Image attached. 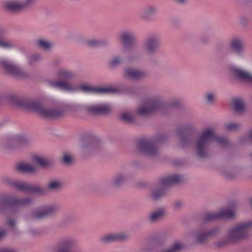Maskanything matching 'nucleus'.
I'll list each match as a JSON object with an SVG mask.
<instances>
[{
  "instance_id": "obj_43",
  "label": "nucleus",
  "mask_w": 252,
  "mask_h": 252,
  "mask_svg": "<svg viewBox=\"0 0 252 252\" xmlns=\"http://www.w3.org/2000/svg\"><path fill=\"white\" fill-rule=\"evenodd\" d=\"M205 97L207 103L211 104L215 101L216 98V94L213 93H208L205 94Z\"/></svg>"
},
{
  "instance_id": "obj_10",
  "label": "nucleus",
  "mask_w": 252,
  "mask_h": 252,
  "mask_svg": "<svg viewBox=\"0 0 252 252\" xmlns=\"http://www.w3.org/2000/svg\"><path fill=\"white\" fill-rule=\"evenodd\" d=\"M162 103L161 98L160 96H156L146 100L143 104L137 109V113L142 116L150 114L159 109Z\"/></svg>"
},
{
  "instance_id": "obj_48",
  "label": "nucleus",
  "mask_w": 252,
  "mask_h": 252,
  "mask_svg": "<svg viewBox=\"0 0 252 252\" xmlns=\"http://www.w3.org/2000/svg\"><path fill=\"white\" fill-rule=\"evenodd\" d=\"M183 205V203L181 201H176L173 204L174 210H177L181 209Z\"/></svg>"
},
{
  "instance_id": "obj_18",
  "label": "nucleus",
  "mask_w": 252,
  "mask_h": 252,
  "mask_svg": "<svg viewBox=\"0 0 252 252\" xmlns=\"http://www.w3.org/2000/svg\"><path fill=\"white\" fill-rule=\"evenodd\" d=\"M185 177L180 174H173L165 176L160 179V184L167 188L175 185L183 183Z\"/></svg>"
},
{
  "instance_id": "obj_17",
  "label": "nucleus",
  "mask_w": 252,
  "mask_h": 252,
  "mask_svg": "<svg viewBox=\"0 0 252 252\" xmlns=\"http://www.w3.org/2000/svg\"><path fill=\"white\" fill-rule=\"evenodd\" d=\"M120 39L126 49H132L137 45L136 36L131 32L125 31L122 32L120 35Z\"/></svg>"
},
{
  "instance_id": "obj_32",
  "label": "nucleus",
  "mask_w": 252,
  "mask_h": 252,
  "mask_svg": "<svg viewBox=\"0 0 252 252\" xmlns=\"http://www.w3.org/2000/svg\"><path fill=\"white\" fill-rule=\"evenodd\" d=\"M7 10L12 11H19L26 9L23 1L12 0L9 1L5 4Z\"/></svg>"
},
{
  "instance_id": "obj_1",
  "label": "nucleus",
  "mask_w": 252,
  "mask_h": 252,
  "mask_svg": "<svg viewBox=\"0 0 252 252\" xmlns=\"http://www.w3.org/2000/svg\"><path fill=\"white\" fill-rule=\"evenodd\" d=\"M252 227V220L242 222L229 228L225 236L216 241L214 245L216 247H224L226 246L240 242L249 236V230Z\"/></svg>"
},
{
  "instance_id": "obj_47",
  "label": "nucleus",
  "mask_w": 252,
  "mask_h": 252,
  "mask_svg": "<svg viewBox=\"0 0 252 252\" xmlns=\"http://www.w3.org/2000/svg\"><path fill=\"white\" fill-rule=\"evenodd\" d=\"M0 252H19V251L14 248L4 247L0 248Z\"/></svg>"
},
{
  "instance_id": "obj_54",
  "label": "nucleus",
  "mask_w": 252,
  "mask_h": 252,
  "mask_svg": "<svg viewBox=\"0 0 252 252\" xmlns=\"http://www.w3.org/2000/svg\"><path fill=\"white\" fill-rule=\"evenodd\" d=\"M175 2L180 4H183L187 2V0H174Z\"/></svg>"
},
{
  "instance_id": "obj_15",
  "label": "nucleus",
  "mask_w": 252,
  "mask_h": 252,
  "mask_svg": "<svg viewBox=\"0 0 252 252\" xmlns=\"http://www.w3.org/2000/svg\"><path fill=\"white\" fill-rule=\"evenodd\" d=\"M230 73L239 80L252 83V73L238 66H231Z\"/></svg>"
},
{
  "instance_id": "obj_7",
  "label": "nucleus",
  "mask_w": 252,
  "mask_h": 252,
  "mask_svg": "<svg viewBox=\"0 0 252 252\" xmlns=\"http://www.w3.org/2000/svg\"><path fill=\"white\" fill-rule=\"evenodd\" d=\"M162 246V243L159 239H154L149 241L145 246L140 249L139 252H181L185 249V245L183 242L175 241L168 248L157 252Z\"/></svg>"
},
{
  "instance_id": "obj_42",
  "label": "nucleus",
  "mask_w": 252,
  "mask_h": 252,
  "mask_svg": "<svg viewBox=\"0 0 252 252\" xmlns=\"http://www.w3.org/2000/svg\"><path fill=\"white\" fill-rule=\"evenodd\" d=\"M221 174L225 177L231 179L235 177V172L231 169H222L221 171Z\"/></svg>"
},
{
  "instance_id": "obj_22",
  "label": "nucleus",
  "mask_w": 252,
  "mask_h": 252,
  "mask_svg": "<svg viewBox=\"0 0 252 252\" xmlns=\"http://www.w3.org/2000/svg\"><path fill=\"white\" fill-rule=\"evenodd\" d=\"M111 106L107 104L92 105L87 107V111L93 114H106L111 111Z\"/></svg>"
},
{
  "instance_id": "obj_56",
  "label": "nucleus",
  "mask_w": 252,
  "mask_h": 252,
  "mask_svg": "<svg viewBox=\"0 0 252 252\" xmlns=\"http://www.w3.org/2000/svg\"><path fill=\"white\" fill-rule=\"evenodd\" d=\"M250 138H251V140H252V131L251 132V133L250 134Z\"/></svg>"
},
{
  "instance_id": "obj_16",
  "label": "nucleus",
  "mask_w": 252,
  "mask_h": 252,
  "mask_svg": "<svg viewBox=\"0 0 252 252\" xmlns=\"http://www.w3.org/2000/svg\"><path fill=\"white\" fill-rule=\"evenodd\" d=\"M230 47L233 54L239 58L246 56L245 45L243 40L239 37H233L230 42Z\"/></svg>"
},
{
  "instance_id": "obj_51",
  "label": "nucleus",
  "mask_w": 252,
  "mask_h": 252,
  "mask_svg": "<svg viewBox=\"0 0 252 252\" xmlns=\"http://www.w3.org/2000/svg\"><path fill=\"white\" fill-rule=\"evenodd\" d=\"M7 231L4 228H0V240L3 239L7 235Z\"/></svg>"
},
{
  "instance_id": "obj_39",
  "label": "nucleus",
  "mask_w": 252,
  "mask_h": 252,
  "mask_svg": "<svg viewBox=\"0 0 252 252\" xmlns=\"http://www.w3.org/2000/svg\"><path fill=\"white\" fill-rule=\"evenodd\" d=\"M42 59L41 55L39 54H33L29 56L28 63L29 65L32 66Z\"/></svg>"
},
{
  "instance_id": "obj_3",
  "label": "nucleus",
  "mask_w": 252,
  "mask_h": 252,
  "mask_svg": "<svg viewBox=\"0 0 252 252\" xmlns=\"http://www.w3.org/2000/svg\"><path fill=\"white\" fill-rule=\"evenodd\" d=\"M15 102L18 105L36 111L48 118H56L64 113V111L62 109L45 108L37 100L18 98Z\"/></svg>"
},
{
  "instance_id": "obj_12",
  "label": "nucleus",
  "mask_w": 252,
  "mask_h": 252,
  "mask_svg": "<svg viewBox=\"0 0 252 252\" xmlns=\"http://www.w3.org/2000/svg\"><path fill=\"white\" fill-rule=\"evenodd\" d=\"M236 217L234 211L229 208H224L215 212H210L206 214L204 221H212L220 219L232 220Z\"/></svg>"
},
{
  "instance_id": "obj_14",
  "label": "nucleus",
  "mask_w": 252,
  "mask_h": 252,
  "mask_svg": "<svg viewBox=\"0 0 252 252\" xmlns=\"http://www.w3.org/2000/svg\"><path fill=\"white\" fill-rule=\"evenodd\" d=\"M79 147L82 154L86 155L98 152L100 149V145L96 142H92L85 138H82L79 142Z\"/></svg>"
},
{
  "instance_id": "obj_44",
  "label": "nucleus",
  "mask_w": 252,
  "mask_h": 252,
  "mask_svg": "<svg viewBox=\"0 0 252 252\" xmlns=\"http://www.w3.org/2000/svg\"><path fill=\"white\" fill-rule=\"evenodd\" d=\"M225 127L227 130H235L240 127V125L236 123H231L226 125Z\"/></svg>"
},
{
  "instance_id": "obj_46",
  "label": "nucleus",
  "mask_w": 252,
  "mask_h": 252,
  "mask_svg": "<svg viewBox=\"0 0 252 252\" xmlns=\"http://www.w3.org/2000/svg\"><path fill=\"white\" fill-rule=\"evenodd\" d=\"M63 160L65 164H69L72 160V157L71 155L65 154L63 156Z\"/></svg>"
},
{
  "instance_id": "obj_11",
  "label": "nucleus",
  "mask_w": 252,
  "mask_h": 252,
  "mask_svg": "<svg viewBox=\"0 0 252 252\" xmlns=\"http://www.w3.org/2000/svg\"><path fill=\"white\" fill-rule=\"evenodd\" d=\"M59 210V207L56 204L46 205L33 210L31 212L30 217L34 220H43L55 214Z\"/></svg>"
},
{
  "instance_id": "obj_21",
  "label": "nucleus",
  "mask_w": 252,
  "mask_h": 252,
  "mask_svg": "<svg viewBox=\"0 0 252 252\" xmlns=\"http://www.w3.org/2000/svg\"><path fill=\"white\" fill-rule=\"evenodd\" d=\"M128 238V235L125 233H111L101 237L100 241L103 244L123 241Z\"/></svg>"
},
{
  "instance_id": "obj_31",
  "label": "nucleus",
  "mask_w": 252,
  "mask_h": 252,
  "mask_svg": "<svg viewBox=\"0 0 252 252\" xmlns=\"http://www.w3.org/2000/svg\"><path fill=\"white\" fill-rule=\"evenodd\" d=\"M15 170L19 172L28 174H33L37 171V169L34 166L26 163L18 164L15 166Z\"/></svg>"
},
{
  "instance_id": "obj_40",
  "label": "nucleus",
  "mask_w": 252,
  "mask_h": 252,
  "mask_svg": "<svg viewBox=\"0 0 252 252\" xmlns=\"http://www.w3.org/2000/svg\"><path fill=\"white\" fill-rule=\"evenodd\" d=\"M123 63V59L120 56H115L113 57L109 62V65L110 67L114 68L116 67Z\"/></svg>"
},
{
  "instance_id": "obj_13",
  "label": "nucleus",
  "mask_w": 252,
  "mask_h": 252,
  "mask_svg": "<svg viewBox=\"0 0 252 252\" xmlns=\"http://www.w3.org/2000/svg\"><path fill=\"white\" fill-rule=\"evenodd\" d=\"M160 46V37L158 34L149 36L143 42V50L149 55L155 54Z\"/></svg>"
},
{
  "instance_id": "obj_38",
  "label": "nucleus",
  "mask_w": 252,
  "mask_h": 252,
  "mask_svg": "<svg viewBox=\"0 0 252 252\" xmlns=\"http://www.w3.org/2000/svg\"><path fill=\"white\" fill-rule=\"evenodd\" d=\"M108 44V41L105 39H91L87 41V44L91 47H96Z\"/></svg>"
},
{
  "instance_id": "obj_20",
  "label": "nucleus",
  "mask_w": 252,
  "mask_h": 252,
  "mask_svg": "<svg viewBox=\"0 0 252 252\" xmlns=\"http://www.w3.org/2000/svg\"><path fill=\"white\" fill-rule=\"evenodd\" d=\"M146 71L130 67L125 68L124 70V76L125 78L133 80H139L144 78L147 76Z\"/></svg>"
},
{
  "instance_id": "obj_26",
  "label": "nucleus",
  "mask_w": 252,
  "mask_h": 252,
  "mask_svg": "<svg viewBox=\"0 0 252 252\" xmlns=\"http://www.w3.org/2000/svg\"><path fill=\"white\" fill-rule=\"evenodd\" d=\"M44 189L39 185H32L27 182H24L22 191V192H29L32 193H36L40 195L44 194L45 192Z\"/></svg>"
},
{
  "instance_id": "obj_45",
  "label": "nucleus",
  "mask_w": 252,
  "mask_h": 252,
  "mask_svg": "<svg viewBox=\"0 0 252 252\" xmlns=\"http://www.w3.org/2000/svg\"><path fill=\"white\" fill-rule=\"evenodd\" d=\"M6 223L11 229L16 227V221L14 219H7L6 220Z\"/></svg>"
},
{
  "instance_id": "obj_28",
  "label": "nucleus",
  "mask_w": 252,
  "mask_h": 252,
  "mask_svg": "<svg viewBox=\"0 0 252 252\" xmlns=\"http://www.w3.org/2000/svg\"><path fill=\"white\" fill-rule=\"evenodd\" d=\"M130 179V175L127 172H121L116 174L111 181V185L115 187H119Z\"/></svg>"
},
{
  "instance_id": "obj_37",
  "label": "nucleus",
  "mask_w": 252,
  "mask_h": 252,
  "mask_svg": "<svg viewBox=\"0 0 252 252\" xmlns=\"http://www.w3.org/2000/svg\"><path fill=\"white\" fill-rule=\"evenodd\" d=\"M127 61L129 63H138L142 61V56L138 52H131L126 57Z\"/></svg>"
},
{
  "instance_id": "obj_33",
  "label": "nucleus",
  "mask_w": 252,
  "mask_h": 252,
  "mask_svg": "<svg viewBox=\"0 0 252 252\" xmlns=\"http://www.w3.org/2000/svg\"><path fill=\"white\" fill-rule=\"evenodd\" d=\"M165 214V211L164 209H159L151 213L148 216L149 220L155 223L161 220Z\"/></svg>"
},
{
  "instance_id": "obj_49",
  "label": "nucleus",
  "mask_w": 252,
  "mask_h": 252,
  "mask_svg": "<svg viewBox=\"0 0 252 252\" xmlns=\"http://www.w3.org/2000/svg\"><path fill=\"white\" fill-rule=\"evenodd\" d=\"M38 0H25L23 1V3L25 5L26 8L29 7L30 5L33 4L35 3Z\"/></svg>"
},
{
  "instance_id": "obj_57",
  "label": "nucleus",
  "mask_w": 252,
  "mask_h": 252,
  "mask_svg": "<svg viewBox=\"0 0 252 252\" xmlns=\"http://www.w3.org/2000/svg\"><path fill=\"white\" fill-rule=\"evenodd\" d=\"M251 205L252 206V200L251 201Z\"/></svg>"
},
{
  "instance_id": "obj_53",
  "label": "nucleus",
  "mask_w": 252,
  "mask_h": 252,
  "mask_svg": "<svg viewBox=\"0 0 252 252\" xmlns=\"http://www.w3.org/2000/svg\"><path fill=\"white\" fill-rule=\"evenodd\" d=\"M200 40L202 43L206 44L209 42L210 37L208 36H203L201 37Z\"/></svg>"
},
{
  "instance_id": "obj_6",
  "label": "nucleus",
  "mask_w": 252,
  "mask_h": 252,
  "mask_svg": "<svg viewBox=\"0 0 252 252\" xmlns=\"http://www.w3.org/2000/svg\"><path fill=\"white\" fill-rule=\"evenodd\" d=\"M5 202L4 196H0V214L13 215L18 212V207L31 204L33 202V199L30 197H14L9 200V205L7 207L4 205Z\"/></svg>"
},
{
  "instance_id": "obj_52",
  "label": "nucleus",
  "mask_w": 252,
  "mask_h": 252,
  "mask_svg": "<svg viewBox=\"0 0 252 252\" xmlns=\"http://www.w3.org/2000/svg\"><path fill=\"white\" fill-rule=\"evenodd\" d=\"M28 232L32 236H37L39 234V231L33 228L30 229L28 231Z\"/></svg>"
},
{
  "instance_id": "obj_41",
  "label": "nucleus",
  "mask_w": 252,
  "mask_h": 252,
  "mask_svg": "<svg viewBox=\"0 0 252 252\" xmlns=\"http://www.w3.org/2000/svg\"><path fill=\"white\" fill-rule=\"evenodd\" d=\"M121 119L123 121L127 123H132L134 122L133 115L128 112H124L121 116Z\"/></svg>"
},
{
  "instance_id": "obj_5",
  "label": "nucleus",
  "mask_w": 252,
  "mask_h": 252,
  "mask_svg": "<svg viewBox=\"0 0 252 252\" xmlns=\"http://www.w3.org/2000/svg\"><path fill=\"white\" fill-rule=\"evenodd\" d=\"M56 75L62 79L48 81L47 83L49 87L68 92L74 91L73 86L68 81L75 77V74L73 71L65 68H60L56 71Z\"/></svg>"
},
{
  "instance_id": "obj_9",
  "label": "nucleus",
  "mask_w": 252,
  "mask_h": 252,
  "mask_svg": "<svg viewBox=\"0 0 252 252\" xmlns=\"http://www.w3.org/2000/svg\"><path fill=\"white\" fill-rule=\"evenodd\" d=\"M220 232V228L219 227H215L209 230H195L188 233L187 237L194 243L200 244L204 243L210 238L218 235Z\"/></svg>"
},
{
  "instance_id": "obj_34",
  "label": "nucleus",
  "mask_w": 252,
  "mask_h": 252,
  "mask_svg": "<svg viewBox=\"0 0 252 252\" xmlns=\"http://www.w3.org/2000/svg\"><path fill=\"white\" fill-rule=\"evenodd\" d=\"M34 162L42 168L49 167L52 164V162L49 159L40 156H35L33 157Z\"/></svg>"
},
{
  "instance_id": "obj_25",
  "label": "nucleus",
  "mask_w": 252,
  "mask_h": 252,
  "mask_svg": "<svg viewBox=\"0 0 252 252\" xmlns=\"http://www.w3.org/2000/svg\"><path fill=\"white\" fill-rule=\"evenodd\" d=\"M158 12V8L156 5H149L145 7L141 11L140 16L141 19L149 21L151 17Z\"/></svg>"
},
{
  "instance_id": "obj_29",
  "label": "nucleus",
  "mask_w": 252,
  "mask_h": 252,
  "mask_svg": "<svg viewBox=\"0 0 252 252\" xmlns=\"http://www.w3.org/2000/svg\"><path fill=\"white\" fill-rule=\"evenodd\" d=\"M1 181L2 182L6 185L14 188L19 191H22L24 184L23 181L16 180L7 176L3 177L1 178Z\"/></svg>"
},
{
  "instance_id": "obj_50",
  "label": "nucleus",
  "mask_w": 252,
  "mask_h": 252,
  "mask_svg": "<svg viewBox=\"0 0 252 252\" xmlns=\"http://www.w3.org/2000/svg\"><path fill=\"white\" fill-rule=\"evenodd\" d=\"M11 233L14 236H17L21 234V231L19 230L17 226L11 228Z\"/></svg>"
},
{
  "instance_id": "obj_35",
  "label": "nucleus",
  "mask_w": 252,
  "mask_h": 252,
  "mask_svg": "<svg viewBox=\"0 0 252 252\" xmlns=\"http://www.w3.org/2000/svg\"><path fill=\"white\" fill-rule=\"evenodd\" d=\"M176 134L179 138V144L181 147H186L191 144L190 138L189 136L185 135L182 130H178Z\"/></svg>"
},
{
  "instance_id": "obj_55",
  "label": "nucleus",
  "mask_w": 252,
  "mask_h": 252,
  "mask_svg": "<svg viewBox=\"0 0 252 252\" xmlns=\"http://www.w3.org/2000/svg\"><path fill=\"white\" fill-rule=\"evenodd\" d=\"M193 126H190V125H187V126H185L184 127V128H183V130H188V129H193Z\"/></svg>"
},
{
  "instance_id": "obj_30",
  "label": "nucleus",
  "mask_w": 252,
  "mask_h": 252,
  "mask_svg": "<svg viewBox=\"0 0 252 252\" xmlns=\"http://www.w3.org/2000/svg\"><path fill=\"white\" fill-rule=\"evenodd\" d=\"M37 47L41 50L44 51H50L54 47L53 42L43 38H39L36 41Z\"/></svg>"
},
{
  "instance_id": "obj_36",
  "label": "nucleus",
  "mask_w": 252,
  "mask_h": 252,
  "mask_svg": "<svg viewBox=\"0 0 252 252\" xmlns=\"http://www.w3.org/2000/svg\"><path fill=\"white\" fill-rule=\"evenodd\" d=\"M233 106L236 112L241 113L245 109V103L241 99H236L233 101Z\"/></svg>"
},
{
  "instance_id": "obj_27",
  "label": "nucleus",
  "mask_w": 252,
  "mask_h": 252,
  "mask_svg": "<svg viewBox=\"0 0 252 252\" xmlns=\"http://www.w3.org/2000/svg\"><path fill=\"white\" fill-rule=\"evenodd\" d=\"M30 142L29 139L25 136H19L7 141L5 147L7 149L14 148L17 145H25Z\"/></svg>"
},
{
  "instance_id": "obj_23",
  "label": "nucleus",
  "mask_w": 252,
  "mask_h": 252,
  "mask_svg": "<svg viewBox=\"0 0 252 252\" xmlns=\"http://www.w3.org/2000/svg\"><path fill=\"white\" fill-rule=\"evenodd\" d=\"M63 183L58 179L49 180L45 186V189L49 192H56L61 190L63 188Z\"/></svg>"
},
{
  "instance_id": "obj_19",
  "label": "nucleus",
  "mask_w": 252,
  "mask_h": 252,
  "mask_svg": "<svg viewBox=\"0 0 252 252\" xmlns=\"http://www.w3.org/2000/svg\"><path fill=\"white\" fill-rule=\"evenodd\" d=\"M80 89L84 92L93 93L96 94H108L116 92V89L112 87H93L86 85L80 86Z\"/></svg>"
},
{
  "instance_id": "obj_24",
  "label": "nucleus",
  "mask_w": 252,
  "mask_h": 252,
  "mask_svg": "<svg viewBox=\"0 0 252 252\" xmlns=\"http://www.w3.org/2000/svg\"><path fill=\"white\" fill-rule=\"evenodd\" d=\"M166 189V187H163L160 184L159 180L158 185L152 189L150 195V199L153 201L159 200L165 195Z\"/></svg>"
},
{
  "instance_id": "obj_4",
  "label": "nucleus",
  "mask_w": 252,
  "mask_h": 252,
  "mask_svg": "<svg viewBox=\"0 0 252 252\" xmlns=\"http://www.w3.org/2000/svg\"><path fill=\"white\" fill-rule=\"evenodd\" d=\"M167 139L166 134L158 135L153 139L143 138L139 139L136 144L137 149L141 154L150 157H155L158 154V144L164 143Z\"/></svg>"
},
{
  "instance_id": "obj_2",
  "label": "nucleus",
  "mask_w": 252,
  "mask_h": 252,
  "mask_svg": "<svg viewBox=\"0 0 252 252\" xmlns=\"http://www.w3.org/2000/svg\"><path fill=\"white\" fill-rule=\"evenodd\" d=\"M212 140H216L221 146L228 143L226 138L219 136L213 128H206L198 135L195 142V151L198 157H207L209 144Z\"/></svg>"
},
{
  "instance_id": "obj_8",
  "label": "nucleus",
  "mask_w": 252,
  "mask_h": 252,
  "mask_svg": "<svg viewBox=\"0 0 252 252\" xmlns=\"http://www.w3.org/2000/svg\"><path fill=\"white\" fill-rule=\"evenodd\" d=\"M0 67L3 68L8 75L15 79H25L29 76L28 73L21 66L8 60H0Z\"/></svg>"
}]
</instances>
